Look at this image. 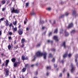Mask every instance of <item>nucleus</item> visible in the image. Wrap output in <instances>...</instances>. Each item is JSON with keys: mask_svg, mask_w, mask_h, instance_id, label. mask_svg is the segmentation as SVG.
Segmentation results:
<instances>
[{"mask_svg": "<svg viewBox=\"0 0 78 78\" xmlns=\"http://www.w3.org/2000/svg\"><path fill=\"white\" fill-rule=\"evenodd\" d=\"M13 24L14 25H16L17 24V21H15L13 23Z\"/></svg>", "mask_w": 78, "mask_h": 78, "instance_id": "29", "label": "nucleus"}, {"mask_svg": "<svg viewBox=\"0 0 78 78\" xmlns=\"http://www.w3.org/2000/svg\"><path fill=\"white\" fill-rule=\"evenodd\" d=\"M64 60H62V64H63V63H64Z\"/></svg>", "mask_w": 78, "mask_h": 78, "instance_id": "57", "label": "nucleus"}, {"mask_svg": "<svg viewBox=\"0 0 78 78\" xmlns=\"http://www.w3.org/2000/svg\"><path fill=\"white\" fill-rule=\"evenodd\" d=\"M76 15V11H73V16H75Z\"/></svg>", "mask_w": 78, "mask_h": 78, "instance_id": "21", "label": "nucleus"}, {"mask_svg": "<svg viewBox=\"0 0 78 78\" xmlns=\"http://www.w3.org/2000/svg\"><path fill=\"white\" fill-rule=\"evenodd\" d=\"M25 42V40L24 38H23L21 39V43L22 44H24Z\"/></svg>", "mask_w": 78, "mask_h": 78, "instance_id": "14", "label": "nucleus"}, {"mask_svg": "<svg viewBox=\"0 0 78 78\" xmlns=\"http://www.w3.org/2000/svg\"><path fill=\"white\" fill-rule=\"evenodd\" d=\"M46 31H45L44 32V33L43 34H44V35H45V33H46Z\"/></svg>", "mask_w": 78, "mask_h": 78, "instance_id": "58", "label": "nucleus"}, {"mask_svg": "<svg viewBox=\"0 0 78 78\" xmlns=\"http://www.w3.org/2000/svg\"><path fill=\"white\" fill-rule=\"evenodd\" d=\"M49 74L48 73H47V74H46L47 76H48Z\"/></svg>", "mask_w": 78, "mask_h": 78, "instance_id": "59", "label": "nucleus"}, {"mask_svg": "<svg viewBox=\"0 0 78 78\" xmlns=\"http://www.w3.org/2000/svg\"><path fill=\"white\" fill-rule=\"evenodd\" d=\"M52 34V32H50L49 34V36H50Z\"/></svg>", "mask_w": 78, "mask_h": 78, "instance_id": "40", "label": "nucleus"}, {"mask_svg": "<svg viewBox=\"0 0 78 78\" xmlns=\"http://www.w3.org/2000/svg\"><path fill=\"white\" fill-rule=\"evenodd\" d=\"M38 74V73H37V71H36V72L35 73V74L36 75H37Z\"/></svg>", "mask_w": 78, "mask_h": 78, "instance_id": "45", "label": "nucleus"}, {"mask_svg": "<svg viewBox=\"0 0 78 78\" xmlns=\"http://www.w3.org/2000/svg\"><path fill=\"white\" fill-rule=\"evenodd\" d=\"M51 57H52V55H51V54H49V58H50Z\"/></svg>", "mask_w": 78, "mask_h": 78, "instance_id": "47", "label": "nucleus"}, {"mask_svg": "<svg viewBox=\"0 0 78 78\" xmlns=\"http://www.w3.org/2000/svg\"><path fill=\"white\" fill-rule=\"evenodd\" d=\"M9 35H12V33L11 32H9Z\"/></svg>", "mask_w": 78, "mask_h": 78, "instance_id": "46", "label": "nucleus"}, {"mask_svg": "<svg viewBox=\"0 0 78 78\" xmlns=\"http://www.w3.org/2000/svg\"><path fill=\"white\" fill-rule=\"evenodd\" d=\"M75 33V30H73L71 32V34Z\"/></svg>", "mask_w": 78, "mask_h": 78, "instance_id": "24", "label": "nucleus"}, {"mask_svg": "<svg viewBox=\"0 0 78 78\" xmlns=\"http://www.w3.org/2000/svg\"><path fill=\"white\" fill-rule=\"evenodd\" d=\"M17 62L15 63L13 65L14 67H17Z\"/></svg>", "mask_w": 78, "mask_h": 78, "instance_id": "19", "label": "nucleus"}, {"mask_svg": "<svg viewBox=\"0 0 78 78\" xmlns=\"http://www.w3.org/2000/svg\"><path fill=\"white\" fill-rule=\"evenodd\" d=\"M18 64H19V65L20 64V62L19 61L18 62H16Z\"/></svg>", "mask_w": 78, "mask_h": 78, "instance_id": "51", "label": "nucleus"}, {"mask_svg": "<svg viewBox=\"0 0 78 78\" xmlns=\"http://www.w3.org/2000/svg\"><path fill=\"white\" fill-rule=\"evenodd\" d=\"M12 26V23H10L9 25V27H11V26Z\"/></svg>", "mask_w": 78, "mask_h": 78, "instance_id": "39", "label": "nucleus"}, {"mask_svg": "<svg viewBox=\"0 0 78 78\" xmlns=\"http://www.w3.org/2000/svg\"><path fill=\"white\" fill-rule=\"evenodd\" d=\"M69 14V12H66L65 13V14L64 15H62L61 17V18H62V17H64L65 16H68Z\"/></svg>", "mask_w": 78, "mask_h": 78, "instance_id": "6", "label": "nucleus"}, {"mask_svg": "<svg viewBox=\"0 0 78 78\" xmlns=\"http://www.w3.org/2000/svg\"><path fill=\"white\" fill-rule=\"evenodd\" d=\"M26 6H28V3H26Z\"/></svg>", "mask_w": 78, "mask_h": 78, "instance_id": "48", "label": "nucleus"}, {"mask_svg": "<svg viewBox=\"0 0 78 78\" xmlns=\"http://www.w3.org/2000/svg\"><path fill=\"white\" fill-rule=\"evenodd\" d=\"M27 67H29V65L28 64H26L25 65V68H26Z\"/></svg>", "mask_w": 78, "mask_h": 78, "instance_id": "27", "label": "nucleus"}, {"mask_svg": "<svg viewBox=\"0 0 78 78\" xmlns=\"http://www.w3.org/2000/svg\"><path fill=\"white\" fill-rule=\"evenodd\" d=\"M59 76L60 77H62V73H60V75H59Z\"/></svg>", "mask_w": 78, "mask_h": 78, "instance_id": "52", "label": "nucleus"}, {"mask_svg": "<svg viewBox=\"0 0 78 78\" xmlns=\"http://www.w3.org/2000/svg\"><path fill=\"white\" fill-rule=\"evenodd\" d=\"M2 35V31L0 30V36Z\"/></svg>", "mask_w": 78, "mask_h": 78, "instance_id": "56", "label": "nucleus"}, {"mask_svg": "<svg viewBox=\"0 0 78 78\" xmlns=\"http://www.w3.org/2000/svg\"><path fill=\"white\" fill-rule=\"evenodd\" d=\"M45 28V27H42V30H44Z\"/></svg>", "mask_w": 78, "mask_h": 78, "instance_id": "55", "label": "nucleus"}, {"mask_svg": "<svg viewBox=\"0 0 78 78\" xmlns=\"http://www.w3.org/2000/svg\"><path fill=\"white\" fill-rule=\"evenodd\" d=\"M76 65H77V67H78V63H76Z\"/></svg>", "mask_w": 78, "mask_h": 78, "instance_id": "60", "label": "nucleus"}, {"mask_svg": "<svg viewBox=\"0 0 78 78\" xmlns=\"http://www.w3.org/2000/svg\"><path fill=\"white\" fill-rule=\"evenodd\" d=\"M26 30H27V31H28V27L27 28Z\"/></svg>", "mask_w": 78, "mask_h": 78, "instance_id": "62", "label": "nucleus"}, {"mask_svg": "<svg viewBox=\"0 0 78 78\" xmlns=\"http://www.w3.org/2000/svg\"><path fill=\"white\" fill-rule=\"evenodd\" d=\"M25 57L24 56H22V60H23V61L25 60Z\"/></svg>", "mask_w": 78, "mask_h": 78, "instance_id": "26", "label": "nucleus"}, {"mask_svg": "<svg viewBox=\"0 0 78 78\" xmlns=\"http://www.w3.org/2000/svg\"><path fill=\"white\" fill-rule=\"evenodd\" d=\"M6 74H5V76H6V77L8 76V75H9V70H7V71L5 72Z\"/></svg>", "mask_w": 78, "mask_h": 78, "instance_id": "13", "label": "nucleus"}, {"mask_svg": "<svg viewBox=\"0 0 78 78\" xmlns=\"http://www.w3.org/2000/svg\"><path fill=\"white\" fill-rule=\"evenodd\" d=\"M22 71L23 73L25 72L26 71V68H23L22 69Z\"/></svg>", "mask_w": 78, "mask_h": 78, "instance_id": "16", "label": "nucleus"}, {"mask_svg": "<svg viewBox=\"0 0 78 78\" xmlns=\"http://www.w3.org/2000/svg\"><path fill=\"white\" fill-rule=\"evenodd\" d=\"M12 30L13 32H15L16 31H17V27L13 28H12Z\"/></svg>", "mask_w": 78, "mask_h": 78, "instance_id": "11", "label": "nucleus"}, {"mask_svg": "<svg viewBox=\"0 0 78 78\" xmlns=\"http://www.w3.org/2000/svg\"><path fill=\"white\" fill-rule=\"evenodd\" d=\"M54 66L55 67H57V66H58L57 65H56L55 66V64H54Z\"/></svg>", "mask_w": 78, "mask_h": 78, "instance_id": "53", "label": "nucleus"}, {"mask_svg": "<svg viewBox=\"0 0 78 78\" xmlns=\"http://www.w3.org/2000/svg\"><path fill=\"white\" fill-rule=\"evenodd\" d=\"M67 76H68V77H69V73H68Z\"/></svg>", "mask_w": 78, "mask_h": 78, "instance_id": "61", "label": "nucleus"}, {"mask_svg": "<svg viewBox=\"0 0 78 78\" xmlns=\"http://www.w3.org/2000/svg\"><path fill=\"white\" fill-rule=\"evenodd\" d=\"M8 49L9 50H10L11 49V46L10 45V44H9L8 46Z\"/></svg>", "mask_w": 78, "mask_h": 78, "instance_id": "22", "label": "nucleus"}, {"mask_svg": "<svg viewBox=\"0 0 78 78\" xmlns=\"http://www.w3.org/2000/svg\"><path fill=\"white\" fill-rule=\"evenodd\" d=\"M9 70V69H8L7 68H5L4 69V71H7V70Z\"/></svg>", "mask_w": 78, "mask_h": 78, "instance_id": "41", "label": "nucleus"}, {"mask_svg": "<svg viewBox=\"0 0 78 78\" xmlns=\"http://www.w3.org/2000/svg\"><path fill=\"white\" fill-rule=\"evenodd\" d=\"M54 33H58V29H56L55 30Z\"/></svg>", "mask_w": 78, "mask_h": 78, "instance_id": "20", "label": "nucleus"}, {"mask_svg": "<svg viewBox=\"0 0 78 78\" xmlns=\"http://www.w3.org/2000/svg\"><path fill=\"white\" fill-rule=\"evenodd\" d=\"M47 10H48V11H50V10L51 9V8L49 7L47 9Z\"/></svg>", "mask_w": 78, "mask_h": 78, "instance_id": "36", "label": "nucleus"}, {"mask_svg": "<svg viewBox=\"0 0 78 78\" xmlns=\"http://www.w3.org/2000/svg\"><path fill=\"white\" fill-rule=\"evenodd\" d=\"M62 46H63V47H64V48H66V42L65 41H64L62 45Z\"/></svg>", "mask_w": 78, "mask_h": 78, "instance_id": "15", "label": "nucleus"}, {"mask_svg": "<svg viewBox=\"0 0 78 78\" xmlns=\"http://www.w3.org/2000/svg\"><path fill=\"white\" fill-rule=\"evenodd\" d=\"M4 20H5V18H2L0 19L1 21H3Z\"/></svg>", "mask_w": 78, "mask_h": 78, "instance_id": "33", "label": "nucleus"}, {"mask_svg": "<svg viewBox=\"0 0 78 78\" xmlns=\"http://www.w3.org/2000/svg\"><path fill=\"white\" fill-rule=\"evenodd\" d=\"M11 12L12 13H16V14H18V13H19L20 11L19 9H14V8L12 7V9H11Z\"/></svg>", "mask_w": 78, "mask_h": 78, "instance_id": "2", "label": "nucleus"}, {"mask_svg": "<svg viewBox=\"0 0 78 78\" xmlns=\"http://www.w3.org/2000/svg\"><path fill=\"white\" fill-rule=\"evenodd\" d=\"M41 43H39L38 44L37 46V47H40V45H41Z\"/></svg>", "mask_w": 78, "mask_h": 78, "instance_id": "28", "label": "nucleus"}, {"mask_svg": "<svg viewBox=\"0 0 78 78\" xmlns=\"http://www.w3.org/2000/svg\"><path fill=\"white\" fill-rule=\"evenodd\" d=\"M22 44L21 46V47H22L23 48V47H24V43H22Z\"/></svg>", "mask_w": 78, "mask_h": 78, "instance_id": "44", "label": "nucleus"}, {"mask_svg": "<svg viewBox=\"0 0 78 78\" xmlns=\"http://www.w3.org/2000/svg\"><path fill=\"white\" fill-rule=\"evenodd\" d=\"M70 67H72V69L71 70V73H73V71H74V70H75V67H73V64H72V63L71 64Z\"/></svg>", "mask_w": 78, "mask_h": 78, "instance_id": "4", "label": "nucleus"}, {"mask_svg": "<svg viewBox=\"0 0 78 78\" xmlns=\"http://www.w3.org/2000/svg\"><path fill=\"white\" fill-rule=\"evenodd\" d=\"M56 50V49L55 48H53V49H51V51H55Z\"/></svg>", "mask_w": 78, "mask_h": 78, "instance_id": "42", "label": "nucleus"}, {"mask_svg": "<svg viewBox=\"0 0 78 78\" xmlns=\"http://www.w3.org/2000/svg\"><path fill=\"white\" fill-rule=\"evenodd\" d=\"M5 10H6V8L5 7L2 9V11H5Z\"/></svg>", "mask_w": 78, "mask_h": 78, "instance_id": "32", "label": "nucleus"}, {"mask_svg": "<svg viewBox=\"0 0 78 78\" xmlns=\"http://www.w3.org/2000/svg\"><path fill=\"white\" fill-rule=\"evenodd\" d=\"M5 22L6 23V27H8V26H9V22H8V20H6Z\"/></svg>", "mask_w": 78, "mask_h": 78, "instance_id": "9", "label": "nucleus"}, {"mask_svg": "<svg viewBox=\"0 0 78 78\" xmlns=\"http://www.w3.org/2000/svg\"><path fill=\"white\" fill-rule=\"evenodd\" d=\"M14 44H16V40L14 41Z\"/></svg>", "mask_w": 78, "mask_h": 78, "instance_id": "63", "label": "nucleus"}, {"mask_svg": "<svg viewBox=\"0 0 78 78\" xmlns=\"http://www.w3.org/2000/svg\"><path fill=\"white\" fill-rule=\"evenodd\" d=\"M31 15H33V16L34 15V14H35V13H34V12H33L32 13H31Z\"/></svg>", "mask_w": 78, "mask_h": 78, "instance_id": "35", "label": "nucleus"}, {"mask_svg": "<svg viewBox=\"0 0 78 78\" xmlns=\"http://www.w3.org/2000/svg\"><path fill=\"white\" fill-rule=\"evenodd\" d=\"M62 31H63V30L62 29V30H60V31L59 32L60 34H61V33H62Z\"/></svg>", "mask_w": 78, "mask_h": 78, "instance_id": "31", "label": "nucleus"}, {"mask_svg": "<svg viewBox=\"0 0 78 78\" xmlns=\"http://www.w3.org/2000/svg\"><path fill=\"white\" fill-rule=\"evenodd\" d=\"M76 58H78V54L76 55L75 56Z\"/></svg>", "mask_w": 78, "mask_h": 78, "instance_id": "54", "label": "nucleus"}, {"mask_svg": "<svg viewBox=\"0 0 78 78\" xmlns=\"http://www.w3.org/2000/svg\"><path fill=\"white\" fill-rule=\"evenodd\" d=\"M65 33L66 36H69V33H68V32H67V31H66Z\"/></svg>", "mask_w": 78, "mask_h": 78, "instance_id": "17", "label": "nucleus"}, {"mask_svg": "<svg viewBox=\"0 0 78 78\" xmlns=\"http://www.w3.org/2000/svg\"><path fill=\"white\" fill-rule=\"evenodd\" d=\"M48 43H49V42H51V43H53V41H50V40H48Z\"/></svg>", "mask_w": 78, "mask_h": 78, "instance_id": "30", "label": "nucleus"}, {"mask_svg": "<svg viewBox=\"0 0 78 78\" xmlns=\"http://www.w3.org/2000/svg\"><path fill=\"white\" fill-rule=\"evenodd\" d=\"M52 61L53 62H55V59L54 58H53L52 59Z\"/></svg>", "mask_w": 78, "mask_h": 78, "instance_id": "38", "label": "nucleus"}, {"mask_svg": "<svg viewBox=\"0 0 78 78\" xmlns=\"http://www.w3.org/2000/svg\"><path fill=\"white\" fill-rule=\"evenodd\" d=\"M73 26V23H71L69 24L68 28H71V27H72Z\"/></svg>", "mask_w": 78, "mask_h": 78, "instance_id": "8", "label": "nucleus"}, {"mask_svg": "<svg viewBox=\"0 0 78 78\" xmlns=\"http://www.w3.org/2000/svg\"><path fill=\"white\" fill-rule=\"evenodd\" d=\"M19 35H21L23 34V30L22 29H19L18 31Z\"/></svg>", "mask_w": 78, "mask_h": 78, "instance_id": "3", "label": "nucleus"}, {"mask_svg": "<svg viewBox=\"0 0 78 78\" xmlns=\"http://www.w3.org/2000/svg\"><path fill=\"white\" fill-rule=\"evenodd\" d=\"M16 59L15 58H13L11 59V61L12 62H16Z\"/></svg>", "mask_w": 78, "mask_h": 78, "instance_id": "10", "label": "nucleus"}, {"mask_svg": "<svg viewBox=\"0 0 78 78\" xmlns=\"http://www.w3.org/2000/svg\"><path fill=\"white\" fill-rule=\"evenodd\" d=\"M6 2L5 1V0H3L1 1V5H4L5 3Z\"/></svg>", "mask_w": 78, "mask_h": 78, "instance_id": "12", "label": "nucleus"}, {"mask_svg": "<svg viewBox=\"0 0 78 78\" xmlns=\"http://www.w3.org/2000/svg\"><path fill=\"white\" fill-rule=\"evenodd\" d=\"M58 37L57 36H55L53 37V39H54L56 42H58L59 41L58 40Z\"/></svg>", "mask_w": 78, "mask_h": 78, "instance_id": "5", "label": "nucleus"}, {"mask_svg": "<svg viewBox=\"0 0 78 78\" xmlns=\"http://www.w3.org/2000/svg\"><path fill=\"white\" fill-rule=\"evenodd\" d=\"M67 55V53H66L63 55V58H66Z\"/></svg>", "mask_w": 78, "mask_h": 78, "instance_id": "23", "label": "nucleus"}, {"mask_svg": "<svg viewBox=\"0 0 78 78\" xmlns=\"http://www.w3.org/2000/svg\"><path fill=\"white\" fill-rule=\"evenodd\" d=\"M9 40H11V37H8Z\"/></svg>", "mask_w": 78, "mask_h": 78, "instance_id": "50", "label": "nucleus"}, {"mask_svg": "<svg viewBox=\"0 0 78 78\" xmlns=\"http://www.w3.org/2000/svg\"><path fill=\"white\" fill-rule=\"evenodd\" d=\"M40 24H43V23H44V21L43 20V21H40Z\"/></svg>", "mask_w": 78, "mask_h": 78, "instance_id": "25", "label": "nucleus"}, {"mask_svg": "<svg viewBox=\"0 0 78 78\" xmlns=\"http://www.w3.org/2000/svg\"><path fill=\"white\" fill-rule=\"evenodd\" d=\"M47 54L45 52H44L42 53H41L40 51H38L37 53H36L35 55L33 57V58H34L33 59V60L34 61L36 58V57H39V56H44V59H46V58H47Z\"/></svg>", "mask_w": 78, "mask_h": 78, "instance_id": "1", "label": "nucleus"}, {"mask_svg": "<svg viewBox=\"0 0 78 78\" xmlns=\"http://www.w3.org/2000/svg\"><path fill=\"white\" fill-rule=\"evenodd\" d=\"M47 69L48 70L49 69H51V67L50 66H48L47 67Z\"/></svg>", "mask_w": 78, "mask_h": 78, "instance_id": "34", "label": "nucleus"}, {"mask_svg": "<svg viewBox=\"0 0 78 78\" xmlns=\"http://www.w3.org/2000/svg\"><path fill=\"white\" fill-rule=\"evenodd\" d=\"M3 66H4V63H3V64L2 65V67H3Z\"/></svg>", "mask_w": 78, "mask_h": 78, "instance_id": "64", "label": "nucleus"}, {"mask_svg": "<svg viewBox=\"0 0 78 78\" xmlns=\"http://www.w3.org/2000/svg\"><path fill=\"white\" fill-rule=\"evenodd\" d=\"M28 59V57H26L25 58V60H27Z\"/></svg>", "mask_w": 78, "mask_h": 78, "instance_id": "49", "label": "nucleus"}, {"mask_svg": "<svg viewBox=\"0 0 78 78\" xmlns=\"http://www.w3.org/2000/svg\"><path fill=\"white\" fill-rule=\"evenodd\" d=\"M14 48H16V49H17L18 48V45L16 46V47H14Z\"/></svg>", "mask_w": 78, "mask_h": 78, "instance_id": "43", "label": "nucleus"}, {"mask_svg": "<svg viewBox=\"0 0 78 78\" xmlns=\"http://www.w3.org/2000/svg\"><path fill=\"white\" fill-rule=\"evenodd\" d=\"M9 60H6L5 67H7L8 66V63H9Z\"/></svg>", "mask_w": 78, "mask_h": 78, "instance_id": "7", "label": "nucleus"}, {"mask_svg": "<svg viewBox=\"0 0 78 78\" xmlns=\"http://www.w3.org/2000/svg\"><path fill=\"white\" fill-rule=\"evenodd\" d=\"M68 56L69 58L71 57V56H72V54H69L68 55Z\"/></svg>", "mask_w": 78, "mask_h": 78, "instance_id": "37", "label": "nucleus"}, {"mask_svg": "<svg viewBox=\"0 0 78 78\" xmlns=\"http://www.w3.org/2000/svg\"><path fill=\"white\" fill-rule=\"evenodd\" d=\"M27 21H28V20H27V18H26V19L24 21V24H26L27 23Z\"/></svg>", "mask_w": 78, "mask_h": 78, "instance_id": "18", "label": "nucleus"}]
</instances>
